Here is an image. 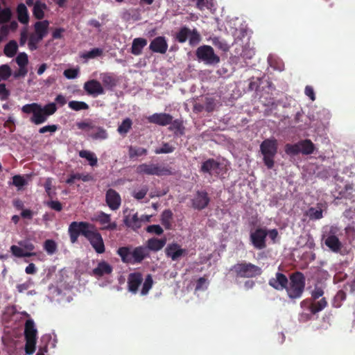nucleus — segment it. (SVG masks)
<instances>
[{"instance_id":"f257e3e1","label":"nucleus","mask_w":355,"mask_h":355,"mask_svg":"<svg viewBox=\"0 0 355 355\" xmlns=\"http://www.w3.org/2000/svg\"><path fill=\"white\" fill-rule=\"evenodd\" d=\"M117 254L125 263H140L149 257V251L145 246H138L132 249L130 245L121 247L117 250Z\"/></svg>"},{"instance_id":"f03ea898","label":"nucleus","mask_w":355,"mask_h":355,"mask_svg":"<svg viewBox=\"0 0 355 355\" xmlns=\"http://www.w3.org/2000/svg\"><path fill=\"white\" fill-rule=\"evenodd\" d=\"M305 277L301 272L297 271L290 275V282L285 290L290 299L301 297L305 288Z\"/></svg>"},{"instance_id":"7ed1b4c3","label":"nucleus","mask_w":355,"mask_h":355,"mask_svg":"<svg viewBox=\"0 0 355 355\" xmlns=\"http://www.w3.org/2000/svg\"><path fill=\"white\" fill-rule=\"evenodd\" d=\"M236 278H253L262 274V269L250 262L237 263L230 270Z\"/></svg>"},{"instance_id":"20e7f679","label":"nucleus","mask_w":355,"mask_h":355,"mask_svg":"<svg viewBox=\"0 0 355 355\" xmlns=\"http://www.w3.org/2000/svg\"><path fill=\"white\" fill-rule=\"evenodd\" d=\"M260 150L263 155V162L268 168L271 169L274 166V158L277 153V142L276 139H267L260 145Z\"/></svg>"},{"instance_id":"39448f33","label":"nucleus","mask_w":355,"mask_h":355,"mask_svg":"<svg viewBox=\"0 0 355 355\" xmlns=\"http://www.w3.org/2000/svg\"><path fill=\"white\" fill-rule=\"evenodd\" d=\"M315 150V145L310 139H304L295 144H287L285 146V152L288 155H296L299 153L311 155Z\"/></svg>"},{"instance_id":"423d86ee","label":"nucleus","mask_w":355,"mask_h":355,"mask_svg":"<svg viewBox=\"0 0 355 355\" xmlns=\"http://www.w3.org/2000/svg\"><path fill=\"white\" fill-rule=\"evenodd\" d=\"M94 228V225L87 222L73 221L71 223L68 229L71 243H76L80 235H83L86 238L90 229Z\"/></svg>"},{"instance_id":"0eeeda50","label":"nucleus","mask_w":355,"mask_h":355,"mask_svg":"<svg viewBox=\"0 0 355 355\" xmlns=\"http://www.w3.org/2000/svg\"><path fill=\"white\" fill-rule=\"evenodd\" d=\"M196 55L198 60L210 65L217 64L220 60V57L214 53V49L209 45L199 46L196 49Z\"/></svg>"},{"instance_id":"6e6552de","label":"nucleus","mask_w":355,"mask_h":355,"mask_svg":"<svg viewBox=\"0 0 355 355\" xmlns=\"http://www.w3.org/2000/svg\"><path fill=\"white\" fill-rule=\"evenodd\" d=\"M175 39L180 43H184L189 39V44L194 46L200 42L201 37L196 28L191 31L188 27L183 26L176 33Z\"/></svg>"},{"instance_id":"1a4fd4ad","label":"nucleus","mask_w":355,"mask_h":355,"mask_svg":"<svg viewBox=\"0 0 355 355\" xmlns=\"http://www.w3.org/2000/svg\"><path fill=\"white\" fill-rule=\"evenodd\" d=\"M21 112L25 114H32L30 121L35 125L44 123L47 118L42 110L41 105L37 103L26 104L21 107Z\"/></svg>"},{"instance_id":"9d476101","label":"nucleus","mask_w":355,"mask_h":355,"mask_svg":"<svg viewBox=\"0 0 355 355\" xmlns=\"http://www.w3.org/2000/svg\"><path fill=\"white\" fill-rule=\"evenodd\" d=\"M137 171L139 174L148 175L162 176L171 174L168 168L154 164H141L137 166Z\"/></svg>"},{"instance_id":"9b49d317","label":"nucleus","mask_w":355,"mask_h":355,"mask_svg":"<svg viewBox=\"0 0 355 355\" xmlns=\"http://www.w3.org/2000/svg\"><path fill=\"white\" fill-rule=\"evenodd\" d=\"M268 231L263 228H257L250 235V240L252 245L257 250H263L266 248V237Z\"/></svg>"},{"instance_id":"f8f14e48","label":"nucleus","mask_w":355,"mask_h":355,"mask_svg":"<svg viewBox=\"0 0 355 355\" xmlns=\"http://www.w3.org/2000/svg\"><path fill=\"white\" fill-rule=\"evenodd\" d=\"M86 239L88 240L95 252L103 254L105 251V244L101 234L94 229H90Z\"/></svg>"},{"instance_id":"ddd939ff","label":"nucleus","mask_w":355,"mask_h":355,"mask_svg":"<svg viewBox=\"0 0 355 355\" xmlns=\"http://www.w3.org/2000/svg\"><path fill=\"white\" fill-rule=\"evenodd\" d=\"M209 202L208 193L205 191H198L191 200L193 208L198 210L206 208Z\"/></svg>"},{"instance_id":"4468645a","label":"nucleus","mask_w":355,"mask_h":355,"mask_svg":"<svg viewBox=\"0 0 355 355\" xmlns=\"http://www.w3.org/2000/svg\"><path fill=\"white\" fill-rule=\"evenodd\" d=\"M83 88L88 95L93 97H96L105 93L101 83L95 79L85 82Z\"/></svg>"},{"instance_id":"2eb2a0df","label":"nucleus","mask_w":355,"mask_h":355,"mask_svg":"<svg viewBox=\"0 0 355 355\" xmlns=\"http://www.w3.org/2000/svg\"><path fill=\"white\" fill-rule=\"evenodd\" d=\"M220 164L213 158H209L202 163L200 171L211 175H218Z\"/></svg>"},{"instance_id":"dca6fc26","label":"nucleus","mask_w":355,"mask_h":355,"mask_svg":"<svg viewBox=\"0 0 355 355\" xmlns=\"http://www.w3.org/2000/svg\"><path fill=\"white\" fill-rule=\"evenodd\" d=\"M105 202L112 210H116L121 206V198L119 193L114 189H109L106 191Z\"/></svg>"},{"instance_id":"f3484780","label":"nucleus","mask_w":355,"mask_h":355,"mask_svg":"<svg viewBox=\"0 0 355 355\" xmlns=\"http://www.w3.org/2000/svg\"><path fill=\"white\" fill-rule=\"evenodd\" d=\"M149 49L153 53L164 54L168 49V43L164 36H158L154 38L149 45Z\"/></svg>"},{"instance_id":"a211bd4d","label":"nucleus","mask_w":355,"mask_h":355,"mask_svg":"<svg viewBox=\"0 0 355 355\" xmlns=\"http://www.w3.org/2000/svg\"><path fill=\"white\" fill-rule=\"evenodd\" d=\"M143 280V275L139 272L129 274L128 277V291L132 293H137Z\"/></svg>"},{"instance_id":"6ab92c4d","label":"nucleus","mask_w":355,"mask_h":355,"mask_svg":"<svg viewBox=\"0 0 355 355\" xmlns=\"http://www.w3.org/2000/svg\"><path fill=\"white\" fill-rule=\"evenodd\" d=\"M165 252L167 257H170L173 261H178L180 257L187 254V250L181 248L179 244L173 243L168 245Z\"/></svg>"},{"instance_id":"aec40b11","label":"nucleus","mask_w":355,"mask_h":355,"mask_svg":"<svg viewBox=\"0 0 355 355\" xmlns=\"http://www.w3.org/2000/svg\"><path fill=\"white\" fill-rule=\"evenodd\" d=\"M288 284V278L281 272H277L275 277L270 278L268 281V284L277 291H283L286 288Z\"/></svg>"},{"instance_id":"412c9836","label":"nucleus","mask_w":355,"mask_h":355,"mask_svg":"<svg viewBox=\"0 0 355 355\" xmlns=\"http://www.w3.org/2000/svg\"><path fill=\"white\" fill-rule=\"evenodd\" d=\"M96 220L101 225H103L101 227L102 230H114L116 229L117 225L116 222H111V216L110 214H105L103 211L98 213L96 217Z\"/></svg>"},{"instance_id":"4be33fe9","label":"nucleus","mask_w":355,"mask_h":355,"mask_svg":"<svg viewBox=\"0 0 355 355\" xmlns=\"http://www.w3.org/2000/svg\"><path fill=\"white\" fill-rule=\"evenodd\" d=\"M172 115L167 113H155L148 118V121L156 125L166 126L172 122Z\"/></svg>"},{"instance_id":"5701e85b","label":"nucleus","mask_w":355,"mask_h":355,"mask_svg":"<svg viewBox=\"0 0 355 355\" xmlns=\"http://www.w3.org/2000/svg\"><path fill=\"white\" fill-rule=\"evenodd\" d=\"M49 26V21L48 20L37 21L35 24V33L39 36V39H43L46 35Z\"/></svg>"},{"instance_id":"b1692460","label":"nucleus","mask_w":355,"mask_h":355,"mask_svg":"<svg viewBox=\"0 0 355 355\" xmlns=\"http://www.w3.org/2000/svg\"><path fill=\"white\" fill-rule=\"evenodd\" d=\"M112 272V267L105 261L98 263V266L93 270V274L96 276L109 275Z\"/></svg>"},{"instance_id":"393cba45","label":"nucleus","mask_w":355,"mask_h":355,"mask_svg":"<svg viewBox=\"0 0 355 355\" xmlns=\"http://www.w3.org/2000/svg\"><path fill=\"white\" fill-rule=\"evenodd\" d=\"M37 331L35 327L34 321L31 319L27 320L24 328L25 338L37 339Z\"/></svg>"},{"instance_id":"a878e982","label":"nucleus","mask_w":355,"mask_h":355,"mask_svg":"<svg viewBox=\"0 0 355 355\" xmlns=\"http://www.w3.org/2000/svg\"><path fill=\"white\" fill-rule=\"evenodd\" d=\"M147 44V40L144 38L138 37L134 39L131 47V53L135 55L141 54L142 49Z\"/></svg>"},{"instance_id":"bb28decb","label":"nucleus","mask_w":355,"mask_h":355,"mask_svg":"<svg viewBox=\"0 0 355 355\" xmlns=\"http://www.w3.org/2000/svg\"><path fill=\"white\" fill-rule=\"evenodd\" d=\"M325 245L333 252H338L342 247V244L338 238L335 235H329L325 239Z\"/></svg>"},{"instance_id":"cd10ccee","label":"nucleus","mask_w":355,"mask_h":355,"mask_svg":"<svg viewBox=\"0 0 355 355\" xmlns=\"http://www.w3.org/2000/svg\"><path fill=\"white\" fill-rule=\"evenodd\" d=\"M166 244V239H159L157 238H152L147 241V249L155 252L159 251L164 248Z\"/></svg>"},{"instance_id":"c85d7f7f","label":"nucleus","mask_w":355,"mask_h":355,"mask_svg":"<svg viewBox=\"0 0 355 355\" xmlns=\"http://www.w3.org/2000/svg\"><path fill=\"white\" fill-rule=\"evenodd\" d=\"M17 19L21 24H26L29 21V15L26 6L21 3L17 8Z\"/></svg>"},{"instance_id":"c756f323","label":"nucleus","mask_w":355,"mask_h":355,"mask_svg":"<svg viewBox=\"0 0 355 355\" xmlns=\"http://www.w3.org/2000/svg\"><path fill=\"white\" fill-rule=\"evenodd\" d=\"M173 212L170 209H165L161 214V223L166 230L172 228Z\"/></svg>"},{"instance_id":"7c9ffc66","label":"nucleus","mask_w":355,"mask_h":355,"mask_svg":"<svg viewBox=\"0 0 355 355\" xmlns=\"http://www.w3.org/2000/svg\"><path fill=\"white\" fill-rule=\"evenodd\" d=\"M47 6L46 3H42L40 1H37L34 5L33 8V16L37 19H42L44 17V10H46Z\"/></svg>"},{"instance_id":"2f4dec72","label":"nucleus","mask_w":355,"mask_h":355,"mask_svg":"<svg viewBox=\"0 0 355 355\" xmlns=\"http://www.w3.org/2000/svg\"><path fill=\"white\" fill-rule=\"evenodd\" d=\"M94 131L89 134V137L94 140H104L108 137L107 132L101 126H95Z\"/></svg>"},{"instance_id":"473e14b6","label":"nucleus","mask_w":355,"mask_h":355,"mask_svg":"<svg viewBox=\"0 0 355 355\" xmlns=\"http://www.w3.org/2000/svg\"><path fill=\"white\" fill-rule=\"evenodd\" d=\"M124 223L126 226L137 230L141 227V220L138 217L137 213H135L132 216H126L124 219Z\"/></svg>"},{"instance_id":"72a5a7b5","label":"nucleus","mask_w":355,"mask_h":355,"mask_svg":"<svg viewBox=\"0 0 355 355\" xmlns=\"http://www.w3.org/2000/svg\"><path fill=\"white\" fill-rule=\"evenodd\" d=\"M169 125H171L168 128V130L174 131L175 135H183L184 134V127L182 120L172 119V122Z\"/></svg>"},{"instance_id":"f704fd0d","label":"nucleus","mask_w":355,"mask_h":355,"mask_svg":"<svg viewBox=\"0 0 355 355\" xmlns=\"http://www.w3.org/2000/svg\"><path fill=\"white\" fill-rule=\"evenodd\" d=\"M327 306V302L324 297L319 301L312 302L309 306V310L311 313L315 314L323 310Z\"/></svg>"},{"instance_id":"c9c22d12","label":"nucleus","mask_w":355,"mask_h":355,"mask_svg":"<svg viewBox=\"0 0 355 355\" xmlns=\"http://www.w3.org/2000/svg\"><path fill=\"white\" fill-rule=\"evenodd\" d=\"M18 45L16 41L10 40L4 47V54L8 58H12L17 53Z\"/></svg>"},{"instance_id":"e433bc0d","label":"nucleus","mask_w":355,"mask_h":355,"mask_svg":"<svg viewBox=\"0 0 355 355\" xmlns=\"http://www.w3.org/2000/svg\"><path fill=\"white\" fill-rule=\"evenodd\" d=\"M148 153L147 149L141 147H135L130 146L128 147V155L130 159L135 157L146 155Z\"/></svg>"},{"instance_id":"4c0bfd02","label":"nucleus","mask_w":355,"mask_h":355,"mask_svg":"<svg viewBox=\"0 0 355 355\" xmlns=\"http://www.w3.org/2000/svg\"><path fill=\"white\" fill-rule=\"evenodd\" d=\"M79 156L88 160L90 166H94L97 165L98 159L94 153L86 150H82L79 152Z\"/></svg>"},{"instance_id":"58836bf2","label":"nucleus","mask_w":355,"mask_h":355,"mask_svg":"<svg viewBox=\"0 0 355 355\" xmlns=\"http://www.w3.org/2000/svg\"><path fill=\"white\" fill-rule=\"evenodd\" d=\"M10 251L14 256L19 258L30 257L35 254L33 252H25L22 247L21 248L15 245L10 247Z\"/></svg>"},{"instance_id":"ea45409f","label":"nucleus","mask_w":355,"mask_h":355,"mask_svg":"<svg viewBox=\"0 0 355 355\" xmlns=\"http://www.w3.org/2000/svg\"><path fill=\"white\" fill-rule=\"evenodd\" d=\"M101 80L103 85L107 89H112L116 85V78L109 73L102 74Z\"/></svg>"},{"instance_id":"a19ab883","label":"nucleus","mask_w":355,"mask_h":355,"mask_svg":"<svg viewBox=\"0 0 355 355\" xmlns=\"http://www.w3.org/2000/svg\"><path fill=\"white\" fill-rule=\"evenodd\" d=\"M103 50L99 48L92 49L91 51L84 52L80 54V58L85 60L93 59L96 57H100L103 55Z\"/></svg>"},{"instance_id":"79ce46f5","label":"nucleus","mask_w":355,"mask_h":355,"mask_svg":"<svg viewBox=\"0 0 355 355\" xmlns=\"http://www.w3.org/2000/svg\"><path fill=\"white\" fill-rule=\"evenodd\" d=\"M132 125V120L129 118H126L119 125L117 131L121 135H125L131 129Z\"/></svg>"},{"instance_id":"37998d69","label":"nucleus","mask_w":355,"mask_h":355,"mask_svg":"<svg viewBox=\"0 0 355 355\" xmlns=\"http://www.w3.org/2000/svg\"><path fill=\"white\" fill-rule=\"evenodd\" d=\"M211 42L214 46L223 51V52H227L229 51V45L225 40H221L220 37H214L211 39Z\"/></svg>"},{"instance_id":"c03bdc74","label":"nucleus","mask_w":355,"mask_h":355,"mask_svg":"<svg viewBox=\"0 0 355 355\" xmlns=\"http://www.w3.org/2000/svg\"><path fill=\"white\" fill-rule=\"evenodd\" d=\"M69 107L75 111L89 109V105L83 101H71L69 102Z\"/></svg>"},{"instance_id":"a18cd8bd","label":"nucleus","mask_w":355,"mask_h":355,"mask_svg":"<svg viewBox=\"0 0 355 355\" xmlns=\"http://www.w3.org/2000/svg\"><path fill=\"white\" fill-rule=\"evenodd\" d=\"M153 280L151 275H148L144 280L141 290V294L146 295L153 286Z\"/></svg>"},{"instance_id":"49530a36","label":"nucleus","mask_w":355,"mask_h":355,"mask_svg":"<svg viewBox=\"0 0 355 355\" xmlns=\"http://www.w3.org/2000/svg\"><path fill=\"white\" fill-rule=\"evenodd\" d=\"M25 340H26L25 352L27 354L31 355L35 351L37 339L25 338Z\"/></svg>"},{"instance_id":"de8ad7c7","label":"nucleus","mask_w":355,"mask_h":355,"mask_svg":"<svg viewBox=\"0 0 355 355\" xmlns=\"http://www.w3.org/2000/svg\"><path fill=\"white\" fill-rule=\"evenodd\" d=\"M44 249L49 254H53L57 250V244L53 240L48 239L44 243Z\"/></svg>"},{"instance_id":"09e8293b","label":"nucleus","mask_w":355,"mask_h":355,"mask_svg":"<svg viewBox=\"0 0 355 355\" xmlns=\"http://www.w3.org/2000/svg\"><path fill=\"white\" fill-rule=\"evenodd\" d=\"M175 148L168 143H163L162 146L156 148L155 153L156 154L171 153L175 150Z\"/></svg>"},{"instance_id":"8fccbe9b","label":"nucleus","mask_w":355,"mask_h":355,"mask_svg":"<svg viewBox=\"0 0 355 355\" xmlns=\"http://www.w3.org/2000/svg\"><path fill=\"white\" fill-rule=\"evenodd\" d=\"M42 110L47 118L49 116L53 114L56 112L57 107L55 103H50L44 107H42Z\"/></svg>"},{"instance_id":"3c124183","label":"nucleus","mask_w":355,"mask_h":355,"mask_svg":"<svg viewBox=\"0 0 355 355\" xmlns=\"http://www.w3.org/2000/svg\"><path fill=\"white\" fill-rule=\"evenodd\" d=\"M308 215L311 220H318L322 218V210L311 207L309 209Z\"/></svg>"},{"instance_id":"603ef678","label":"nucleus","mask_w":355,"mask_h":355,"mask_svg":"<svg viewBox=\"0 0 355 355\" xmlns=\"http://www.w3.org/2000/svg\"><path fill=\"white\" fill-rule=\"evenodd\" d=\"M15 60L19 67H26L28 63V55L26 53H20L18 54Z\"/></svg>"},{"instance_id":"864d4df0","label":"nucleus","mask_w":355,"mask_h":355,"mask_svg":"<svg viewBox=\"0 0 355 355\" xmlns=\"http://www.w3.org/2000/svg\"><path fill=\"white\" fill-rule=\"evenodd\" d=\"M204 107L207 112H213L216 107L215 100L212 98H206Z\"/></svg>"},{"instance_id":"5fc2aeb1","label":"nucleus","mask_w":355,"mask_h":355,"mask_svg":"<svg viewBox=\"0 0 355 355\" xmlns=\"http://www.w3.org/2000/svg\"><path fill=\"white\" fill-rule=\"evenodd\" d=\"M148 189L146 186L143 187L140 190L135 191L132 193V196L137 200H142L147 194Z\"/></svg>"},{"instance_id":"6e6d98bb","label":"nucleus","mask_w":355,"mask_h":355,"mask_svg":"<svg viewBox=\"0 0 355 355\" xmlns=\"http://www.w3.org/2000/svg\"><path fill=\"white\" fill-rule=\"evenodd\" d=\"M207 280L205 277H200L196 285V291H204L207 288Z\"/></svg>"},{"instance_id":"4d7b16f0","label":"nucleus","mask_w":355,"mask_h":355,"mask_svg":"<svg viewBox=\"0 0 355 355\" xmlns=\"http://www.w3.org/2000/svg\"><path fill=\"white\" fill-rule=\"evenodd\" d=\"M146 231L150 234L161 235L163 233V229L159 225H151L146 227Z\"/></svg>"},{"instance_id":"13d9d810","label":"nucleus","mask_w":355,"mask_h":355,"mask_svg":"<svg viewBox=\"0 0 355 355\" xmlns=\"http://www.w3.org/2000/svg\"><path fill=\"white\" fill-rule=\"evenodd\" d=\"M10 94V91L6 88V84H0V100L6 101Z\"/></svg>"},{"instance_id":"bf43d9fd","label":"nucleus","mask_w":355,"mask_h":355,"mask_svg":"<svg viewBox=\"0 0 355 355\" xmlns=\"http://www.w3.org/2000/svg\"><path fill=\"white\" fill-rule=\"evenodd\" d=\"M211 6V0H198L196 2V8L200 10H203L205 8H209Z\"/></svg>"},{"instance_id":"052dcab7","label":"nucleus","mask_w":355,"mask_h":355,"mask_svg":"<svg viewBox=\"0 0 355 355\" xmlns=\"http://www.w3.org/2000/svg\"><path fill=\"white\" fill-rule=\"evenodd\" d=\"M26 180L24 177L16 175L12 177V184L15 187H21L26 184Z\"/></svg>"},{"instance_id":"680f3d73","label":"nucleus","mask_w":355,"mask_h":355,"mask_svg":"<svg viewBox=\"0 0 355 355\" xmlns=\"http://www.w3.org/2000/svg\"><path fill=\"white\" fill-rule=\"evenodd\" d=\"M76 125L78 129L80 130H87V129H91L93 130L95 128V125L92 124V123L89 121H84L78 122L76 123Z\"/></svg>"},{"instance_id":"e2e57ef3","label":"nucleus","mask_w":355,"mask_h":355,"mask_svg":"<svg viewBox=\"0 0 355 355\" xmlns=\"http://www.w3.org/2000/svg\"><path fill=\"white\" fill-rule=\"evenodd\" d=\"M79 70L78 69H68L64 71V76L68 79H73L78 76Z\"/></svg>"},{"instance_id":"0e129e2a","label":"nucleus","mask_w":355,"mask_h":355,"mask_svg":"<svg viewBox=\"0 0 355 355\" xmlns=\"http://www.w3.org/2000/svg\"><path fill=\"white\" fill-rule=\"evenodd\" d=\"M46 204L48 207H49L51 209L55 211H60L62 209V205L58 200H51L48 202Z\"/></svg>"},{"instance_id":"69168bd1","label":"nucleus","mask_w":355,"mask_h":355,"mask_svg":"<svg viewBox=\"0 0 355 355\" xmlns=\"http://www.w3.org/2000/svg\"><path fill=\"white\" fill-rule=\"evenodd\" d=\"M19 244L22 248H24L25 250H28V252H31L35 249V245L33 243L30 242L28 240L21 241L19 242Z\"/></svg>"},{"instance_id":"338daca9","label":"nucleus","mask_w":355,"mask_h":355,"mask_svg":"<svg viewBox=\"0 0 355 355\" xmlns=\"http://www.w3.org/2000/svg\"><path fill=\"white\" fill-rule=\"evenodd\" d=\"M28 73V69L26 67H19V69L17 71H15L13 73V76L15 78H19L21 77H24L26 76Z\"/></svg>"},{"instance_id":"774afa93","label":"nucleus","mask_w":355,"mask_h":355,"mask_svg":"<svg viewBox=\"0 0 355 355\" xmlns=\"http://www.w3.org/2000/svg\"><path fill=\"white\" fill-rule=\"evenodd\" d=\"M323 294H324V291H323L322 288L320 287L316 286V287H315V288L313 289V291L311 293V297L314 300H316L318 298H320V297H322L323 295Z\"/></svg>"}]
</instances>
